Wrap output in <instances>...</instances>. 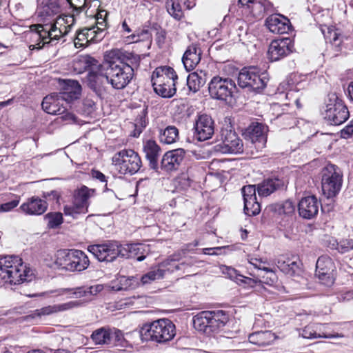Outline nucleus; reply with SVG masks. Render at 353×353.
<instances>
[{"instance_id":"864d4df0","label":"nucleus","mask_w":353,"mask_h":353,"mask_svg":"<svg viewBox=\"0 0 353 353\" xmlns=\"http://www.w3.org/2000/svg\"><path fill=\"white\" fill-rule=\"evenodd\" d=\"M110 337V344L114 345H123L125 339L123 334L121 330L116 328L111 329Z\"/></svg>"},{"instance_id":"a18cd8bd","label":"nucleus","mask_w":353,"mask_h":353,"mask_svg":"<svg viewBox=\"0 0 353 353\" xmlns=\"http://www.w3.org/2000/svg\"><path fill=\"white\" fill-rule=\"evenodd\" d=\"M204 83V79L196 72H192L187 77V85L193 92H196Z\"/></svg>"},{"instance_id":"4be33fe9","label":"nucleus","mask_w":353,"mask_h":353,"mask_svg":"<svg viewBox=\"0 0 353 353\" xmlns=\"http://www.w3.org/2000/svg\"><path fill=\"white\" fill-rule=\"evenodd\" d=\"M185 152L178 148L167 152L161 161V168L166 172L176 170L184 159Z\"/></svg>"},{"instance_id":"79ce46f5","label":"nucleus","mask_w":353,"mask_h":353,"mask_svg":"<svg viewBox=\"0 0 353 353\" xmlns=\"http://www.w3.org/2000/svg\"><path fill=\"white\" fill-rule=\"evenodd\" d=\"M181 4L183 3L178 0H168L166 2L168 12L177 21L184 17Z\"/></svg>"},{"instance_id":"0eeeda50","label":"nucleus","mask_w":353,"mask_h":353,"mask_svg":"<svg viewBox=\"0 0 353 353\" xmlns=\"http://www.w3.org/2000/svg\"><path fill=\"white\" fill-rule=\"evenodd\" d=\"M321 112L325 120L335 125L344 123L350 116L347 108L335 93L327 94Z\"/></svg>"},{"instance_id":"680f3d73","label":"nucleus","mask_w":353,"mask_h":353,"mask_svg":"<svg viewBox=\"0 0 353 353\" xmlns=\"http://www.w3.org/2000/svg\"><path fill=\"white\" fill-rule=\"evenodd\" d=\"M148 34L147 30H141V31H139L137 33H135V32L132 33V34H130L126 37L127 41L129 43L139 42L141 40V36H143L144 34Z\"/></svg>"},{"instance_id":"2eb2a0df","label":"nucleus","mask_w":353,"mask_h":353,"mask_svg":"<svg viewBox=\"0 0 353 353\" xmlns=\"http://www.w3.org/2000/svg\"><path fill=\"white\" fill-rule=\"evenodd\" d=\"M294 42L290 37L273 40L268 48V57L271 61H277L291 54Z\"/></svg>"},{"instance_id":"473e14b6","label":"nucleus","mask_w":353,"mask_h":353,"mask_svg":"<svg viewBox=\"0 0 353 353\" xmlns=\"http://www.w3.org/2000/svg\"><path fill=\"white\" fill-rule=\"evenodd\" d=\"M103 289L101 285H95L92 286H81L73 288L72 295L69 296L70 299H82L85 298L88 300L91 299V296L97 295L101 292Z\"/></svg>"},{"instance_id":"e2e57ef3","label":"nucleus","mask_w":353,"mask_h":353,"mask_svg":"<svg viewBox=\"0 0 353 353\" xmlns=\"http://www.w3.org/2000/svg\"><path fill=\"white\" fill-rule=\"evenodd\" d=\"M341 137L348 139L353 137V119L341 131Z\"/></svg>"},{"instance_id":"bb28decb","label":"nucleus","mask_w":353,"mask_h":353,"mask_svg":"<svg viewBox=\"0 0 353 353\" xmlns=\"http://www.w3.org/2000/svg\"><path fill=\"white\" fill-rule=\"evenodd\" d=\"M265 26L274 34L287 33L290 28V21L281 14H272L265 20Z\"/></svg>"},{"instance_id":"6ab92c4d","label":"nucleus","mask_w":353,"mask_h":353,"mask_svg":"<svg viewBox=\"0 0 353 353\" xmlns=\"http://www.w3.org/2000/svg\"><path fill=\"white\" fill-rule=\"evenodd\" d=\"M105 34L104 28L98 26L83 28L77 32L74 41V46L77 48H80L90 42L97 43L103 39Z\"/></svg>"},{"instance_id":"72a5a7b5","label":"nucleus","mask_w":353,"mask_h":353,"mask_svg":"<svg viewBox=\"0 0 353 353\" xmlns=\"http://www.w3.org/2000/svg\"><path fill=\"white\" fill-rule=\"evenodd\" d=\"M278 268L286 274L294 275L299 270V263L296 260L285 256H279L276 261Z\"/></svg>"},{"instance_id":"69168bd1","label":"nucleus","mask_w":353,"mask_h":353,"mask_svg":"<svg viewBox=\"0 0 353 353\" xmlns=\"http://www.w3.org/2000/svg\"><path fill=\"white\" fill-rule=\"evenodd\" d=\"M60 194L57 190H52L43 193V197L49 200H58Z\"/></svg>"},{"instance_id":"e433bc0d","label":"nucleus","mask_w":353,"mask_h":353,"mask_svg":"<svg viewBox=\"0 0 353 353\" xmlns=\"http://www.w3.org/2000/svg\"><path fill=\"white\" fill-rule=\"evenodd\" d=\"M39 4L43 15L52 16L60 12L58 0H39Z\"/></svg>"},{"instance_id":"20e7f679","label":"nucleus","mask_w":353,"mask_h":353,"mask_svg":"<svg viewBox=\"0 0 353 353\" xmlns=\"http://www.w3.org/2000/svg\"><path fill=\"white\" fill-rule=\"evenodd\" d=\"M140 335L142 341L165 343L175 336V325L168 319H159L144 325Z\"/></svg>"},{"instance_id":"393cba45","label":"nucleus","mask_w":353,"mask_h":353,"mask_svg":"<svg viewBox=\"0 0 353 353\" xmlns=\"http://www.w3.org/2000/svg\"><path fill=\"white\" fill-rule=\"evenodd\" d=\"M320 205V202L315 196H305L298 204L299 213L303 218L311 219L317 215Z\"/></svg>"},{"instance_id":"6e6d98bb","label":"nucleus","mask_w":353,"mask_h":353,"mask_svg":"<svg viewBox=\"0 0 353 353\" xmlns=\"http://www.w3.org/2000/svg\"><path fill=\"white\" fill-rule=\"evenodd\" d=\"M336 249L341 253H345L353 250V239H345L337 243Z\"/></svg>"},{"instance_id":"dca6fc26","label":"nucleus","mask_w":353,"mask_h":353,"mask_svg":"<svg viewBox=\"0 0 353 353\" xmlns=\"http://www.w3.org/2000/svg\"><path fill=\"white\" fill-rule=\"evenodd\" d=\"M268 132V127L267 125L253 122L248 127L245 134L258 152L262 150L266 145Z\"/></svg>"},{"instance_id":"6e6552de","label":"nucleus","mask_w":353,"mask_h":353,"mask_svg":"<svg viewBox=\"0 0 353 353\" xmlns=\"http://www.w3.org/2000/svg\"><path fill=\"white\" fill-rule=\"evenodd\" d=\"M112 164L120 174L133 175L141 168L142 161L134 150L123 149L113 155Z\"/></svg>"},{"instance_id":"a211bd4d","label":"nucleus","mask_w":353,"mask_h":353,"mask_svg":"<svg viewBox=\"0 0 353 353\" xmlns=\"http://www.w3.org/2000/svg\"><path fill=\"white\" fill-rule=\"evenodd\" d=\"M194 128L196 138L200 141H203L210 139L214 134V121L207 114H199L195 120Z\"/></svg>"},{"instance_id":"774afa93","label":"nucleus","mask_w":353,"mask_h":353,"mask_svg":"<svg viewBox=\"0 0 353 353\" xmlns=\"http://www.w3.org/2000/svg\"><path fill=\"white\" fill-rule=\"evenodd\" d=\"M92 176L93 178L98 179L101 182L106 181L105 176L99 170H92Z\"/></svg>"},{"instance_id":"9b49d317","label":"nucleus","mask_w":353,"mask_h":353,"mask_svg":"<svg viewBox=\"0 0 353 353\" xmlns=\"http://www.w3.org/2000/svg\"><path fill=\"white\" fill-rule=\"evenodd\" d=\"M238 84L242 88L260 92L267 84V79L263 74H260L258 68L254 67L244 68L239 73Z\"/></svg>"},{"instance_id":"4c0bfd02","label":"nucleus","mask_w":353,"mask_h":353,"mask_svg":"<svg viewBox=\"0 0 353 353\" xmlns=\"http://www.w3.org/2000/svg\"><path fill=\"white\" fill-rule=\"evenodd\" d=\"M110 336L111 328L101 327L92 332L91 339L97 345H109L110 343Z\"/></svg>"},{"instance_id":"09e8293b","label":"nucleus","mask_w":353,"mask_h":353,"mask_svg":"<svg viewBox=\"0 0 353 353\" xmlns=\"http://www.w3.org/2000/svg\"><path fill=\"white\" fill-rule=\"evenodd\" d=\"M324 37L327 41L336 47H339L343 41V37L336 30L328 29Z\"/></svg>"},{"instance_id":"f704fd0d","label":"nucleus","mask_w":353,"mask_h":353,"mask_svg":"<svg viewBox=\"0 0 353 353\" xmlns=\"http://www.w3.org/2000/svg\"><path fill=\"white\" fill-rule=\"evenodd\" d=\"M276 339L274 334L270 331L256 332L250 334L248 340L251 343L259 346L270 345Z\"/></svg>"},{"instance_id":"de8ad7c7","label":"nucleus","mask_w":353,"mask_h":353,"mask_svg":"<svg viewBox=\"0 0 353 353\" xmlns=\"http://www.w3.org/2000/svg\"><path fill=\"white\" fill-rule=\"evenodd\" d=\"M44 219L47 221V225L49 228L54 229L58 228L63 221V215L61 212H49L46 214Z\"/></svg>"},{"instance_id":"8fccbe9b","label":"nucleus","mask_w":353,"mask_h":353,"mask_svg":"<svg viewBox=\"0 0 353 353\" xmlns=\"http://www.w3.org/2000/svg\"><path fill=\"white\" fill-rule=\"evenodd\" d=\"M115 255L122 258H131V244L121 245L115 242Z\"/></svg>"},{"instance_id":"052dcab7","label":"nucleus","mask_w":353,"mask_h":353,"mask_svg":"<svg viewBox=\"0 0 353 353\" xmlns=\"http://www.w3.org/2000/svg\"><path fill=\"white\" fill-rule=\"evenodd\" d=\"M67 1L78 13L83 10L86 3V0H67Z\"/></svg>"},{"instance_id":"37998d69","label":"nucleus","mask_w":353,"mask_h":353,"mask_svg":"<svg viewBox=\"0 0 353 353\" xmlns=\"http://www.w3.org/2000/svg\"><path fill=\"white\" fill-rule=\"evenodd\" d=\"M301 335L303 338L312 339H317V338H325V339H334V338H342L343 335L341 334H317L316 329H315L312 325L305 326L303 330Z\"/></svg>"},{"instance_id":"7ed1b4c3","label":"nucleus","mask_w":353,"mask_h":353,"mask_svg":"<svg viewBox=\"0 0 353 353\" xmlns=\"http://www.w3.org/2000/svg\"><path fill=\"white\" fill-rule=\"evenodd\" d=\"M48 266L69 272H81L89 265L86 254L79 250H59L54 256L52 263Z\"/></svg>"},{"instance_id":"c85d7f7f","label":"nucleus","mask_w":353,"mask_h":353,"mask_svg":"<svg viewBox=\"0 0 353 353\" xmlns=\"http://www.w3.org/2000/svg\"><path fill=\"white\" fill-rule=\"evenodd\" d=\"M82 305L83 302L81 301H71L64 303L48 305L41 309L36 310L32 316V317H34L36 316H41L50 315L59 312L66 311L75 307H79Z\"/></svg>"},{"instance_id":"c756f323","label":"nucleus","mask_w":353,"mask_h":353,"mask_svg":"<svg viewBox=\"0 0 353 353\" xmlns=\"http://www.w3.org/2000/svg\"><path fill=\"white\" fill-rule=\"evenodd\" d=\"M47 208L46 201L35 196L28 199L20 206L22 212L28 215H41L46 211Z\"/></svg>"},{"instance_id":"b1692460","label":"nucleus","mask_w":353,"mask_h":353,"mask_svg":"<svg viewBox=\"0 0 353 353\" xmlns=\"http://www.w3.org/2000/svg\"><path fill=\"white\" fill-rule=\"evenodd\" d=\"M115 248L114 241L90 245L88 246V251L99 261L111 262L116 259Z\"/></svg>"},{"instance_id":"2f4dec72","label":"nucleus","mask_w":353,"mask_h":353,"mask_svg":"<svg viewBox=\"0 0 353 353\" xmlns=\"http://www.w3.org/2000/svg\"><path fill=\"white\" fill-rule=\"evenodd\" d=\"M283 181L279 178H270L264 180L257 186V192L260 196H268L278 189L283 188Z\"/></svg>"},{"instance_id":"f257e3e1","label":"nucleus","mask_w":353,"mask_h":353,"mask_svg":"<svg viewBox=\"0 0 353 353\" xmlns=\"http://www.w3.org/2000/svg\"><path fill=\"white\" fill-rule=\"evenodd\" d=\"M126 57L119 49H113L105 55L103 68L106 69L110 84L115 89L124 88L132 80L133 68L125 63Z\"/></svg>"},{"instance_id":"49530a36","label":"nucleus","mask_w":353,"mask_h":353,"mask_svg":"<svg viewBox=\"0 0 353 353\" xmlns=\"http://www.w3.org/2000/svg\"><path fill=\"white\" fill-rule=\"evenodd\" d=\"M165 274V270L157 268L152 270L141 277V282L143 285L150 284L152 281L162 279Z\"/></svg>"},{"instance_id":"39448f33","label":"nucleus","mask_w":353,"mask_h":353,"mask_svg":"<svg viewBox=\"0 0 353 353\" xmlns=\"http://www.w3.org/2000/svg\"><path fill=\"white\" fill-rule=\"evenodd\" d=\"M228 319L223 310L203 311L194 316L193 325L196 330L210 335L223 327Z\"/></svg>"},{"instance_id":"ea45409f","label":"nucleus","mask_w":353,"mask_h":353,"mask_svg":"<svg viewBox=\"0 0 353 353\" xmlns=\"http://www.w3.org/2000/svg\"><path fill=\"white\" fill-rule=\"evenodd\" d=\"M154 92L163 98H171L176 93V83H163L157 85V83H152Z\"/></svg>"},{"instance_id":"f8f14e48","label":"nucleus","mask_w":353,"mask_h":353,"mask_svg":"<svg viewBox=\"0 0 353 353\" xmlns=\"http://www.w3.org/2000/svg\"><path fill=\"white\" fill-rule=\"evenodd\" d=\"M210 95L215 99L230 102L236 90L234 81L230 78L214 77L208 86Z\"/></svg>"},{"instance_id":"cd10ccee","label":"nucleus","mask_w":353,"mask_h":353,"mask_svg":"<svg viewBox=\"0 0 353 353\" xmlns=\"http://www.w3.org/2000/svg\"><path fill=\"white\" fill-rule=\"evenodd\" d=\"M178 77L174 69L170 66H161L157 68L152 72V83H157V85L163 83H176Z\"/></svg>"},{"instance_id":"9d476101","label":"nucleus","mask_w":353,"mask_h":353,"mask_svg":"<svg viewBox=\"0 0 353 353\" xmlns=\"http://www.w3.org/2000/svg\"><path fill=\"white\" fill-rule=\"evenodd\" d=\"M95 190L85 185L77 189L73 194L72 201L63 208L64 214L77 218L78 215L88 211L89 199L94 195Z\"/></svg>"},{"instance_id":"13d9d810","label":"nucleus","mask_w":353,"mask_h":353,"mask_svg":"<svg viewBox=\"0 0 353 353\" xmlns=\"http://www.w3.org/2000/svg\"><path fill=\"white\" fill-rule=\"evenodd\" d=\"M295 210V205L290 200L284 201L280 208V212L285 214H291Z\"/></svg>"},{"instance_id":"c03bdc74","label":"nucleus","mask_w":353,"mask_h":353,"mask_svg":"<svg viewBox=\"0 0 353 353\" xmlns=\"http://www.w3.org/2000/svg\"><path fill=\"white\" fill-rule=\"evenodd\" d=\"M148 252V245L142 243H131V258H137L138 261H142Z\"/></svg>"},{"instance_id":"3c124183","label":"nucleus","mask_w":353,"mask_h":353,"mask_svg":"<svg viewBox=\"0 0 353 353\" xmlns=\"http://www.w3.org/2000/svg\"><path fill=\"white\" fill-rule=\"evenodd\" d=\"M263 272H265L266 275H259V276L262 279L261 283H264L269 285H273L277 281V276L274 271L272 269L268 268Z\"/></svg>"},{"instance_id":"c9c22d12","label":"nucleus","mask_w":353,"mask_h":353,"mask_svg":"<svg viewBox=\"0 0 353 353\" xmlns=\"http://www.w3.org/2000/svg\"><path fill=\"white\" fill-rule=\"evenodd\" d=\"M269 7V3L265 0H255L245 12L256 19H261Z\"/></svg>"},{"instance_id":"4d7b16f0","label":"nucleus","mask_w":353,"mask_h":353,"mask_svg":"<svg viewBox=\"0 0 353 353\" xmlns=\"http://www.w3.org/2000/svg\"><path fill=\"white\" fill-rule=\"evenodd\" d=\"M20 201V199L16 196L15 199H12L9 202L0 205V212H9L16 208Z\"/></svg>"},{"instance_id":"423d86ee","label":"nucleus","mask_w":353,"mask_h":353,"mask_svg":"<svg viewBox=\"0 0 353 353\" xmlns=\"http://www.w3.org/2000/svg\"><path fill=\"white\" fill-rule=\"evenodd\" d=\"M79 62L83 65L85 70L89 71L88 85L95 92H101L105 85L110 83L107 70L103 68V63H99L97 59L90 56L81 57Z\"/></svg>"},{"instance_id":"1a4fd4ad","label":"nucleus","mask_w":353,"mask_h":353,"mask_svg":"<svg viewBox=\"0 0 353 353\" xmlns=\"http://www.w3.org/2000/svg\"><path fill=\"white\" fill-rule=\"evenodd\" d=\"M343 174L335 165L328 164L321 171V186L323 194L327 198L335 196L341 190Z\"/></svg>"},{"instance_id":"338daca9","label":"nucleus","mask_w":353,"mask_h":353,"mask_svg":"<svg viewBox=\"0 0 353 353\" xmlns=\"http://www.w3.org/2000/svg\"><path fill=\"white\" fill-rule=\"evenodd\" d=\"M255 0H239L238 6L243 9L242 12H245L250 5Z\"/></svg>"},{"instance_id":"f3484780","label":"nucleus","mask_w":353,"mask_h":353,"mask_svg":"<svg viewBox=\"0 0 353 353\" xmlns=\"http://www.w3.org/2000/svg\"><path fill=\"white\" fill-rule=\"evenodd\" d=\"M221 140V143L216 145V147H219L217 150L221 152L236 154L243 151V141L235 132L230 130H223Z\"/></svg>"},{"instance_id":"4468645a","label":"nucleus","mask_w":353,"mask_h":353,"mask_svg":"<svg viewBox=\"0 0 353 353\" xmlns=\"http://www.w3.org/2000/svg\"><path fill=\"white\" fill-rule=\"evenodd\" d=\"M31 30L37 39L40 40L37 45L30 46L32 49H41L45 44L58 40L63 35L62 31L53 23L32 25Z\"/></svg>"},{"instance_id":"f03ea898","label":"nucleus","mask_w":353,"mask_h":353,"mask_svg":"<svg viewBox=\"0 0 353 353\" xmlns=\"http://www.w3.org/2000/svg\"><path fill=\"white\" fill-rule=\"evenodd\" d=\"M0 278L10 284H20L31 281L34 278L32 270L18 256L8 255L0 257Z\"/></svg>"},{"instance_id":"aec40b11","label":"nucleus","mask_w":353,"mask_h":353,"mask_svg":"<svg viewBox=\"0 0 353 353\" xmlns=\"http://www.w3.org/2000/svg\"><path fill=\"white\" fill-rule=\"evenodd\" d=\"M334 265L331 258L327 256H320L316 264V275L322 283L330 285L333 283Z\"/></svg>"},{"instance_id":"a19ab883","label":"nucleus","mask_w":353,"mask_h":353,"mask_svg":"<svg viewBox=\"0 0 353 353\" xmlns=\"http://www.w3.org/2000/svg\"><path fill=\"white\" fill-rule=\"evenodd\" d=\"M228 274L232 279H235L237 282H240L250 288H254L258 283H261V280L259 279H252L237 274L236 271L231 268H228Z\"/></svg>"},{"instance_id":"ddd939ff","label":"nucleus","mask_w":353,"mask_h":353,"mask_svg":"<svg viewBox=\"0 0 353 353\" xmlns=\"http://www.w3.org/2000/svg\"><path fill=\"white\" fill-rule=\"evenodd\" d=\"M68 105L59 93L46 96L41 103L43 110L47 113L61 115V119L64 121H75V116L68 111Z\"/></svg>"},{"instance_id":"7c9ffc66","label":"nucleus","mask_w":353,"mask_h":353,"mask_svg":"<svg viewBox=\"0 0 353 353\" xmlns=\"http://www.w3.org/2000/svg\"><path fill=\"white\" fill-rule=\"evenodd\" d=\"M201 50L196 45H192L185 52L182 61L188 71L192 70L201 61Z\"/></svg>"},{"instance_id":"58836bf2","label":"nucleus","mask_w":353,"mask_h":353,"mask_svg":"<svg viewBox=\"0 0 353 353\" xmlns=\"http://www.w3.org/2000/svg\"><path fill=\"white\" fill-rule=\"evenodd\" d=\"M160 141L165 144H172L179 139V130L174 125H169L161 130L159 134Z\"/></svg>"},{"instance_id":"5701e85b","label":"nucleus","mask_w":353,"mask_h":353,"mask_svg":"<svg viewBox=\"0 0 353 353\" xmlns=\"http://www.w3.org/2000/svg\"><path fill=\"white\" fill-rule=\"evenodd\" d=\"M60 97H62L66 103H70L79 98L81 93V86L75 80H63L60 82Z\"/></svg>"},{"instance_id":"412c9836","label":"nucleus","mask_w":353,"mask_h":353,"mask_svg":"<svg viewBox=\"0 0 353 353\" xmlns=\"http://www.w3.org/2000/svg\"><path fill=\"white\" fill-rule=\"evenodd\" d=\"M244 201V212L248 216H255L261 211L260 203L257 201L256 196V186L248 185L242 189Z\"/></svg>"},{"instance_id":"603ef678","label":"nucleus","mask_w":353,"mask_h":353,"mask_svg":"<svg viewBox=\"0 0 353 353\" xmlns=\"http://www.w3.org/2000/svg\"><path fill=\"white\" fill-rule=\"evenodd\" d=\"M248 261L255 268L264 271L268 268L267 265H269V263L266 260H263L261 258L254 257L251 255L247 256Z\"/></svg>"},{"instance_id":"bf43d9fd","label":"nucleus","mask_w":353,"mask_h":353,"mask_svg":"<svg viewBox=\"0 0 353 353\" xmlns=\"http://www.w3.org/2000/svg\"><path fill=\"white\" fill-rule=\"evenodd\" d=\"M132 279H128L125 276H122L120 278L119 285H112V288L114 290L119 291L123 290H126L127 288H130L131 285V281Z\"/></svg>"},{"instance_id":"5fc2aeb1","label":"nucleus","mask_w":353,"mask_h":353,"mask_svg":"<svg viewBox=\"0 0 353 353\" xmlns=\"http://www.w3.org/2000/svg\"><path fill=\"white\" fill-rule=\"evenodd\" d=\"M159 268H163L165 272H174L181 269L180 264L176 263L175 259H168L162 262Z\"/></svg>"},{"instance_id":"0e129e2a","label":"nucleus","mask_w":353,"mask_h":353,"mask_svg":"<svg viewBox=\"0 0 353 353\" xmlns=\"http://www.w3.org/2000/svg\"><path fill=\"white\" fill-rule=\"evenodd\" d=\"M234 28H235L239 32V35L241 34V32L245 30L246 23L240 19H236L233 24Z\"/></svg>"},{"instance_id":"a878e982","label":"nucleus","mask_w":353,"mask_h":353,"mask_svg":"<svg viewBox=\"0 0 353 353\" xmlns=\"http://www.w3.org/2000/svg\"><path fill=\"white\" fill-rule=\"evenodd\" d=\"M143 151L145 158L149 162V167L156 172H159V158L161 152V148L154 140H147L143 142Z\"/></svg>"}]
</instances>
